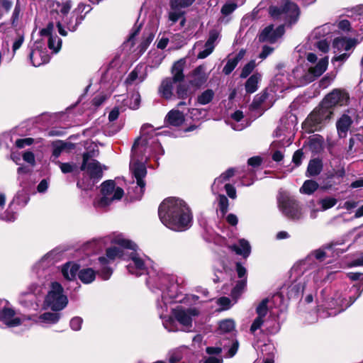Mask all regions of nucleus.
Here are the masks:
<instances>
[{
    "instance_id": "nucleus-9",
    "label": "nucleus",
    "mask_w": 363,
    "mask_h": 363,
    "mask_svg": "<svg viewBox=\"0 0 363 363\" xmlns=\"http://www.w3.org/2000/svg\"><path fill=\"white\" fill-rule=\"evenodd\" d=\"M269 13L274 19H281L289 23H295L299 16V9L296 4L290 0H284V6L281 8L271 6Z\"/></svg>"
},
{
    "instance_id": "nucleus-43",
    "label": "nucleus",
    "mask_w": 363,
    "mask_h": 363,
    "mask_svg": "<svg viewBox=\"0 0 363 363\" xmlns=\"http://www.w3.org/2000/svg\"><path fill=\"white\" fill-rule=\"evenodd\" d=\"M320 203L322 210L325 211L334 206L337 203V199L332 197H327L320 200Z\"/></svg>"
},
{
    "instance_id": "nucleus-16",
    "label": "nucleus",
    "mask_w": 363,
    "mask_h": 363,
    "mask_svg": "<svg viewBox=\"0 0 363 363\" xmlns=\"http://www.w3.org/2000/svg\"><path fill=\"white\" fill-rule=\"evenodd\" d=\"M284 30L282 26H279L276 30H274L272 25L266 27L259 35V40L260 42H269L273 43L277 40L283 34Z\"/></svg>"
},
{
    "instance_id": "nucleus-60",
    "label": "nucleus",
    "mask_w": 363,
    "mask_h": 363,
    "mask_svg": "<svg viewBox=\"0 0 363 363\" xmlns=\"http://www.w3.org/2000/svg\"><path fill=\"white\" fill-rule=\"evenodd\" d=\"M138 78V67L134 69L128 75L126 79V82L128 84H132Z\"/></svg>"
},
{
    "instance_id": "nucleus-24",
    "label": "nucleus",
    "mask_w": 363,
    "mask_h": 363,
    "mask_svg": "<svg viewBox=\"0 0 363 363\" xmlns=\"http://www.w3.org/2000/svg\"><path fill=\"white\" fill-rule=\"evenodd\" d=\"M208 76L205 72V68L199 66L196 68L193 72V79L191 84L195 86L199 87L207 80Z\"/></svg>"
},
{
    "instance_id": "nucleus-13",
    "label": "nucleus",
    "mask_w": 363,
    "mask_h": 363,
    "mask_svg": "<svg viewBox=\"0 0 363 363\" xmlns=\"http://www.w3.org/2000/svg\"><path fill=\"white\" fill-rule=\"evenodd\" d=\"M349 95L347 92L340 89H335L328 94L322 103L328 108L332 109L335 106H345L348 104Z\"/></svg>"
},
{
    "instance_id": "nucleus-22",
    "label": "nucleus",
    "mask_w": 363,
    "mask_h": 363,
    "mask_svg": "<svg viewBox=\"0 0 363 363\" xmlns=\"http://www.w3.org/2000/svg\"><path fill=\"white\" fill-rule=\"evenodd\" d=\"M230 248L235 251L237 255H241L243 257H247L251 252V247L249 242L245 239H240L238 245H233Z\"/></svg>"
},
{
    "instance_id": "nucleus-29",
    "label": "nucleus",
    "mask_w": 363,
    "mask_h": 363,
    "mask_svg": "<svg viewBox=\"0 0 363 363\" xmlns=\"http://www.w3.org/2000/svg\"><path fill=\"white\" fill-rule=\"evenodd\" d=\"M60 314L56 313H45L40 315L38 318V320L31 319L34 321V323H43L46 324H54L56 323L60 320Z\"/></svg>"
},
{
    "instance_id": "nucleus-11",
    "label": "nucleus",
    "mask_w": 363,
    "mask_h": 363,
    "mask_svg": "<svg viewBox=\"0 0 363 363\" xmlns=\"http://www.w3.org/2000/svg\"><path fill=\"white\" fill-rule=\"evenodd\" d=\"M81 169L85 171L92 179L99 180L103 176V169L101 164L97 160L90 158L89 152L83 155Z\"/></svg>"
},
{
    "instance_id": "nucleus-40",
    "label": "nucleus",
    "mask_w": 363,
    "mask_h": 363,
    "mask_svg": "<svg viewBox=\"0 0 363 363\" xmlns=\"http://www.w3.org/2000/svg\"><path fill=\"white\" fill-rule=\"evenodd\" d=\"M268 298L263 299L256 308V313L258 317L264 318L268 312Z\"/></svg>"
},
{
    "instance_id": "nucleus-31",
    "label": "nucleus",
    "mask_w": 363,
    "mask_h": 363,
    "mask_svg": "<svg viewBox=\"0 0 363 363\" xmlns=\"http://www.w3.org/2000/svg\"><path fill=\"white\" fill-rule=\"evenodd\" d=\"M163 291L162 294V301L163 305L160 304V302L157 303V307L160 308L162 312L160 314L161 318H163V313L167 311V304L171 303L172 300L175 298L174 294L170 291Z\"/></svg>"
},
{
    "instance_id": "nucleus-48",
    "label": "nucleus",
    "mask_w": 363,
    "mask_h": 363,
    "mask_svg": "<svg viewBox=\"0 0 363 363\" xmlns=\"http://www.w3.org/2000/svg\"><path fill=\"white\" fill-rule=\"evenodd\" d=\"M238 63L233 58L229 59L226 65L223 67V73H225V74H230L233 72V70L235 68V67L238 65Z\"/></svg>"
},
{
    "instance_id": "nucleus-33",
    "label": "nucleus",
    "mask_w": 363,
    "mask_h": 363,
    "mask_svg": "<svg viewBox=\"0 0 363 363\" xmlns=\"http://www.w3.org/2000/svg\"><path fill=\"white\" fill-rule=\"evenodd\" d=\"M231 118L236 122L235 123H230L231 128L233 130L239 131L243 130L246 127V125L244 123H238L243 118V113L242 111H236L231 115Z\"/></svg>"
},
{
    "instance_id": "nucleus-26",
    "label": "nucleus",
    "mask_w": 363,
    "mask_h": 363,
    "mask_svg": "<svg viewBox=\"0 0 363 363\" xmlns=\"http://www.w3.org/2000/svg\"><path fill=\"white\" fill-rule=\"evenodd\" d=\"M328 65V57H325L318 60L314 67L308 68V73L313 77L320 76L327 69Z\"/></svg>"
},
{
    "instance_id": "nucleus-64",
    "label": "nucleus",
    "mask_w": 363,
    "mask_h": 363,
    "mask_svg": "<svg viewBox=\"0 0 363 363\" xmlns=\"http://www.w3.org/2000/svg\"><path fill=\"white\" fill-rule=\"evenodd\" d=\"M111 274H112V270L106 266H104L103 267V269L101 270V273H100L101 277L104 280L108 279L110 278Z\"/></svg>"
},
{
    "instance_id": "nucleus-61",
    "label": "nucleus",
    "mask_w": 363,
    "mask_h": 363,
    "mask_svg": "<svg viewBox=\"0 0 363 363\" xmlns=\"http://www.w3.org/2000/svg\"><path fill=\"white\" fill-rule=\"evenodd\" d=\"M316 46L323 52H327L329 50V44L325 40L317 42Z\"/></svg>"
},
{
    "instance_id": "nucleus-51",
    "label": "nucleus",
    "mask_w": 363,
    "mask_h": 363,
    "mask_svg": "<svg viewBox=\"0 0 363 363\" xmlns=\"http://www.w3.org/2000/svg\"><path fill=\"white\" fill-rule=\"evenodd\" d=\"M237 4L235 3H227L221 9V12L224 15H228L235 10Z\"/></svg>"
},
{
    "instance_id": "nucleus-52",
    "label": "nucleus",
    "mask_w": 363,
    "mask_h": 363,
    "mask_svg": "<svg viewBox=\"0 0 363 363\" xmlns=\"http://www.w3.org/2000/svg\"><path fill=\"white\" fill-rule=\"evenodd\" d=\"M58 163H59L60 168L61 171L64 174L72 172L75 167V165L73 164H71V163H62V162H58Z\"/></svg>"
},
{
    "instance_id": "nucleus-36",
    "label": "nucleus",
    "mask_w": 363,
    "mask_h": 363,
    "mask_svg": "<svg viewBox=\"0 0 363 363\" xmlns=\"http://www.w3.org/2000/svg\"><path fill=\"white\" fill-rule=\"evenodd\" d=\"M318 187V184L317 182L313 180H307L303 183L302 187L300 189V191L303 194H311Z\"/></svg>"
},
{
    "instance_id": "nucleus-37",
    "label": "nucleus",
    "mask_w": 363,
    "mask_h": 363,
    "mask_svg": "<svg viewBox=\"0 0 363 363\" xmlns=\"http://www.w3.org/2000/svg\"><path fill=\"white\" fill-rule=\"evenodd\" d=\"M322 169L321 163L319 160H311L308 166L307 172L309 176H315L318 174Z\"/></svg>"
},
{
    "instance_id": "nucleus-4",
    "label": "nucleus",
    "mask_w": 363,
    "mask_h": 363,
    "mask_svg": "<svg viewBox=\"0 0 363 363\" xmlns=\"http://www.w3.org/2000/svg\"><path fill=\"white\" fill-rule=\"evenodd\" d=\"M119 244L132 250L128 253L126 259L129 262L127 265L128 272L135 276H140L146 273L150 259L138 251V246L128 240H121L119 241Z\"/></svg>"
},
{
    "instance_id": "nucleus-35",
    "label": "nucleus",
    "mask_w": 363,
    "mask_h": 363,
    "mask_svg": "<svg viewBox=\"0 0 363 363\" xmlns=\"http://www.w3.org/2000/svg\"><path fill=\"white\" fill-rule=\"evenodd\" d=\"M140 102V96L138 92H135L131 94L130 98L125 100V105L131 109H137L139 107Z\"/></svg>"
},
{
    "instance_id": "nucleus-59",
    "label": "nucleus",
    "mask_w": 363,
    "mask_h": 363,
    "mask_svg": "<svg viewBox=\"0 0 363 363\" xmlns=\"http://www.w3.org/2000/svg\"><path fill=\"white\" fill-rule=\"evenodd\" d=\"M228 196L231 199L236 198V190L233 186L230 184H225L224 186Z\"/></svg>"
},
{
    "instance_id": "nucleus-18",
    "label": "nucleus",
    "mask_w": 363,
    "mask_h": 363,
    "mask_svg": "<svg viewBox=\"0 0 363 363\" xmlns=\"http://www.w3.org/2000/svg\"><path fill=\"white\" fill-rule=\"evenodd\" d=\"M218 33L213 30L210 33L208 39L205 44V48L198 54V58L204 59L212 53L215 48V43L218 38Z\"/></svg>"
},
{
    "instance_id": "nucleus-30",
    "label": "nucleus",
    "mask_w": 363,
    "mask_h": 363,
    "mask_svg": "<svg viewBox=\"0 0 363 363\" xmlns=\"http://www.w3.org/2000/svg\"><path fill=\"white\" fill-rule=\"evenodd\" d=\"M333 25L325 23L323 26L316 27L311 33V36L313 38L318 39L325 37L326 35L330 33L333 30Z\"/></svg>"
},
{
    "instance_id": "nucleus-56",
    "label": "nucleus",
    "mask_w": 363,
    "mask_h": 363,
    "mask_svg": "<svg viewBox=\"0 0 363 363\" xmlns=\"http://www.w3.org/2000/svg\"><path fill=\"white\" fill-rule=\"evenodd\" d=\"M225 182L224 179H219V177L216 178L212 185V191L214 193H218L222 188L223 184Z\"/></svg>"
},
{
    "instance_id": "nucleus-23",
    "label": "nucleus",
    "mask_w": 363,
    "mask_h": 363,
    "mask_svg": "<svg viewBox=\"0 0 363 363\" xmlns=\"http://www.w3.org/2000/svg\"><path fill=\"white\" fill-rule=\"evenodd\" d=\"M174 83L175 82L170 77L165 78L162 80L159 88V92L162 97L167 99L172 97L173 94Z\"/></svg>"
},
{
    "instance_id": "nucleus-63",
    "label": "nucleus",
    "mask_w": 363,
    "mask_h": 363,
    "mask_svg": "<svg viewBox=\"0 0 363 363\" xmlns=\"http://www.w3.org/2000/svg\"><path fill=\"white\" fill-rule=\"evenodd\" d=\"M234 174L235 170L233 169H228L227 171L220 174L219 179H224L227 182L234 175Z\"/></svg>"
},
{
    "instance_id": "nucleus-54",
    "label": "nucleus",
    "mask_w": 363,
    "mask_h": 363,
    "mask_svg": "<svg viewBox=\"0 0 363 363\" xmlns=\"http://www.w3.org/2000/svg\"><path fill=\"white\" fill-rule=\"evenodd\" d=\"M82 319L79 317L73 318L70 321V326L74 330H79L81 328Z\"/></svg>"
},
{
    "instance_id": "nucleus-47",
    "label": "nucleus",
    "mask_w": 363,
    "mask_h": 363,
    "mask_svg": "<svg viewBox=\"0 0 363 363\" xmlns=\"http://www.w3.org/2000/svg\"><path fill=\"white\" fill-rule=\"evenodd\" d=\"M72 1L70 0H66L65 1L62 2L61 6H60V13H62L63 16H65L62 18L63 19H65L66 17L67 18V15L68 14L69 11H70L71 8H72Z\"/></svg>"
},
{
    "instance_id": "nucleus-39",
    "label": "nucleus",
    "mask_w": 363,
    "mask_h": 363,
    "mask_svg": "<svg viewBox=\"0 0 363 363\" xmlns=\"http://www.w3.org/2000/svg\"><path fill=\"white\" fill-rule=\"evenodd\" d=\"M213 96V91L211 89H207L198 96L197 101L200 104L206 105L212 101Z\"/></svg>"
},
{
    "instance_id": "nucleus-5",
    "label": "nucleus",
    "mask_w": 363,
    "mask_h": 363,
    "mask_svg": "<svg viewBox=\"0 0 363 363\" xmlns=\"http://www.w3.org/2000/svg\"><path fill=\"white\" fill-rule=\"evenodd\" d=\"M333 115V109L328 108L321 103L307 117L303 124V128L309 133L319 131L331 119Z\"/></svg>"
},
{
    "instance_id": "nucleus-45",
    "label": "nucleus",
    "mask_w": 363,
    "mask_h": 363,
    "mask_svg": "<svg viewBox=\"0 0 363 363\" xmlns=\"http://www.w3.org/2000/svg\"><path fill=\"white\" fill-rule=\"evenodd\" d=\"M181 8L173 9L171 6V11L169 13V19L172 23H176L183 15V12L180 10Z\"/></svg>"
},
{
    "instance_id": "nucleus-8",
    "label": "nucleus",
    "mask_w": 363,
    "mask_h": 363,
    "mask_svg": "<svg viewBox=\"0 0 363 363\" xmlns=\"http://www.w3.org/2000/svg\"><path fill=\"white\" fill-rule=\"evenodd\" d=\"M91 10V7L90 5L84 4L83 3L79 4L77 7L72 13L69 19H68V18L66 17L65 19H63L62 21V23H57L59 33L64 36L67 35V32L62 28V24L66 26V27L69 30L74 31L77 29V26L84 19L86 14L88 13Z\"/></svg>"
},
{
    "instance_id": "nucleus-25",
    "label": "nucleus",
    "mask_w": 363,
    "mask_h": 363,
    "mask_svg": "<svg viewBox=\"0 0 363 363\" xmlns=\"http://www.w3.org/2000/svg\"><path fill=\"white\" fill-rule=\"evenodd\" d=\"M165 121L170 125L179 126L184 121V116L178 110H172L167 113Z\"/></svg>"
},
{
    "instance_id": "nucleus-2",
    "label": "nucleus",
    "mask_w": 363,
    "mask_h": 363,
    "mask_svg": "<svg viewBox=\"0 0 363 363\" xmlns=\"http://www.w3.org/2000/svg\"><path fill=\"white\" fill-rule=\"evenodd\" d=\"M199 314V311L195 308L177 306L172 310L171 316L163 320L162 323L169 332L189 333L192 331L193 320Z\"/></svg>"
},
{
    "instance_id": "nucleus-55",
    "label": "nucleus",
    "mask_w": 363,
    "mask_h": 363,
    "mask_svg": "<svg viewBox=\"0 0 363 363\" xmlns=\"http://www.w3.org/2000/svg\"><path fill=\"white\" fill-rule=\"evenodd\" d=\"M182 354L179 351H173L169 354V362L177 363L182 359Z\"/></svg>"
},
{
    "instance_id": "nucleus-12",
    "label": "nucleus",
    "mask_w": 363,
    "mask_h": 363,
    "mask_svg": "<svg viewBox=\"0 0 363 363\" xmlns=\"http://www.w3.org/2000/svg\"><path fill=\"white\" fill-rule=\"evenodd\" d=\"M31 319L30 315L17 316L15 311L11 308L4 307L0 311V321L9 328L18 326L23 321Z\"/></svg>"
},
{
    "instance_id": "nucleus-53",
    "label": "nucleus",
    "mask_w": 363,
    "mask_h": 363,
    "mask_svg": "<svg viewBox=\"0 0 363 363\" xmlns=\"http://www.w3.org/2000/svg\"><path fill=\"white\" fill-rule=\"evenodd\" d=\"M33 143V139L30 138L18 139L16 142V145L19 148H23L26 146L30 145Z\"/></svg>"
},
{
    "instance_id": "nucleus-49",
    "label": "nucleus",
    "mask_w": 363,
    "mask_h": 363,
    "mask_svg": "<svg viewBox=\"0 0 363 363\" xmlns=\"http://www.w3.org/2000/svg\"><path fill=\"white\" fill-rule=\"evenodd\" d=\"M177 94L179 99H186L189 96L188 88L184 84H179L177 88Z\"/></svg>"
},
{
    "instance_id": "nucleus-6",
    "label": "nucleus",
    "mask_w": 363,
    "mask_h": 363,
    "mask_svg": "<svg viewBox=\"0 0 363 363\" xmlns=\"http://www.w3.org/2000/svg\"><path fill=\"white\" fill-rule=\"evenodd\" d=\"M101 192L102 196L94 202V206L96 208H105L112 202L121 200L124 194L123 189L117 186L112 180L102 183Z\"/></svg>"
},
{
    "instance_id": "nucleus-62",
    "label": "nucleus",
    "mask_w": 363,
    "mask_h": 363,
    "mask_svg": "<svg viewBox=\"0 0 363 363\" xmlns=\"http://www.w3.org/2000/svg\"><path fill=\"white\" fill-rule=\"evenodd\" d=\"M303 152L301 150H298L294 152L292 160L296 166H298L301 162Z\"/></svg>"
},
{
    "instance_id": "nucleus-10",
    "label": "nucleus",
    "mask_w": 363,
    "mask_h": 363,
    "mask_svg": "<svg viewBox=\"0 0 363 363\" xmlns=\"http://www.w3.org/2000/svg\"><path fill=\"white\" fill-rule=\"evenodd\" d=\"M278 206L281 212L289 219L299 220L303 217L301 206L296 201L287 195L279 196Z\"/></svg>"
},
{
    "instance_id": "nucleus-58",
    "label": "nucleus",
    "mask_w": 363,
    "mask_h": 363,
    "mask_svg": "<svg viewBox=\"0 0 363 363\" xmlns=\"http://www.w3.org/2000/svg\"><path fill=\"white\" fill-rule=\"evenodd\" d=\"M357 205H358V202L353 201V200H350V201H345L343 203V205L342 206H340V208H345V209L347 210L348 211H350L351 210L355 208L357 206Z\"/></svg>"
},
{
    "instance_id": "nucleus-3",
    "label": "nucleus",
    "mask_w": 363,
    "mask_h": 363,
    "mask_svg": "<svg viewBox=\"0 0 363 363\" xmlns=\"http://www.w3.org/2000/svg\"><path fill=\"white\" fill-rule=\"evenodd\" d=\"M147 140L144 135L138 138L132 149V159L130 164V170L137 181V185L143 193L145 186L143 178L146 176L147 170L143 162V154L147 149Z\"/></svg>"
},
{
    "instance_id": "nucleus-27",
    "label": "nucleus",
    "mask_w": 363,
    "mask_h": 363,
    "mask_svg": "<svg viewBox=\"0 0 363 363\" xmlns=\"http://www.w3.org/2000/svg\"><path fill=\"white\" fill-rule=\"evenodd\" d=\"M79 270V265L74 262H67L62 267V274L65 279L73 280Z\"/></svg>"
},
{
    "instance_id": "nucleus-44",
    "label": "nucleus",
    "mask_w": 363,
    "mask_h": 363,
    "mask_svg": "<svg viewBox=\"0 0 363 363\" xmlns=\"http://www.w3.org/2000/svg\"><path fill=\"white\" fill-rule=\"evenodd\" d=\"M255 67L256 64L255 60H251L250 62H249L242 68L240 74V77L246 78L253 71Z\"/></svg>"
},
{
    "instance_id": "nucleus-17",
    "label": "nucleus",
    "mask_w": 363,
    "mask_h": 363,
    "mask_svg": "<svg viewBox=\"0 0 363 363\" xmlns=\"http://www.w3.org/2000/svg\"><path fill=\"white\" fill-rule=\"evenodd\" d=\"M54 25L52 23H50L46 28L40 30V35L48 37V47L56 53L61 48L62 41L58 36L52 35Z\"/></svg>"
},
{
    "instance_id": "nucleus-28",
    "label": "nucleus",
    "mask_w": 363,
    "mask_h": 363,
    "mask_svg": "<svg viewBox=\"0 0 363 363\" xmlns=\"http://www.w3.org/2000/svg\"><path fill=\"white\" fill-rule=\"evenodd\" d=\"M261 77L262 76L259 73H255L247 80L245 90L247 93L252 94L257 90Z\"/></svg>"
},
{
    "instance_id": "nucleus-20",
    "label": "nucleus",
    "mask_w": 363,
    "mask_h": 363,
    "mask_svg": "<svg viewBox=\"0 0 363 363\" xmlns=\"http://www.w3.org/2000/svg\"><path fill=\"white\" fill-rule=\"evenodd\" d=\"M185 63L186 61L184 59H180L174 63L171 71L172 74V77L171 79L174 80V82H180L184 80V68Z\"/></svg>"
},
{
    "instance_id": "nucleus-14",
    "label": "nucleus",
    "mask_w": 363,
    "mask_h": 363,
    "mask_svg": "<svg viewBox=\"0 0 363 363\" xmlns=\"http://www.w3.org/2000/svg\"><path fill=\"white\" fill-rule=\"evenodd\" d=\"M353 124V114L351 110H347L337 120L335 126L339 138H345Z\"/></svg>"
},
{
    "instance_id": "nucleus-41",
    "label": "nucleus",
    "mask_w": 363,
    "mask_h": 363,
    "mask_svg": "<svg viewBox=\"0 0 363 363\" xmlns=\"http://www.w3.org/2000/svg\"><path fill=\"white\" fill-rule=\"evenodd\" d=\"M68 146H73V145L71 144H67L66 143H63V142L56 143L55 144H54L52 155L55 158H57L60 155V154L62 153V152L63 150L68 148Z\"/></svg>"
},
{
    "instance_id": "nucleus-38",
    "label": "nucleus",
    "mask_w": 363,
    "mask_h": 363,
    "mask_svg": "<svg viewBox=\"0 0 363 363\" xmlns=\"http://www.w3.org/2000/svg\"><path fill=\"white\" fill-rule=\"evenodd\" d=\"M235 324L233 319H225L220 322L219 330L220 333H226L235 329Z\"/></svg>"
},
{
    "instance_id": "nucleus-7",
    "label": "nucleus",
    "mask_w": 363,
    "mask_h": 363,
    "mask_svg": "<svg viewBox=\"0 0 363 363\" xmlns=\"http://www.w3.org/2000/svg\"><path fill=\"white\" fill-rule=\"evenodd\" d=\"M67 303L68 299L67 296L64 294L62 285L56 281L52 282L44 301V307L58 311L65 308Z\"/></svg>"
},
{
    "instance_id": "nucleus-15",
    "label": "nucleus",
    "mask_w": 363,
    "mask_h": 363,
    "mask_svg": "<svg viewBox=\"0 0 363 363\" xmlns=\"http://www.w3.org/2000/svg\"><path fill=\"white\" fill-rule=\"evenodd\" d=\"M121 240H124L123 238H118L116 240V244L117 245H114L111 247L106 250V257H101L99 258L100 263L102 265H106L107 264V259L108 260H114L116 258L123 257L124 259H127L128 252H125V250H130L129 248L121 246L119 244V241Z\"/></svg>"
},
{
    "instance_id": "nucleus-57",
    "label": "nucleus",
    "mask_w": 363,
    "mask_h": 363,
    "mask_svg": "<svg viewBox=\"0 0 363 363\" xmlns=\"http://www.w3.org/2000/svg\"><path fill=\"white\" fill-rule=\"evenodd\" d=\"M218 304L220 305L222 307L223 310L228 309L231 304H230V298L227 297H221L220 298L218 301Z\"/></svg>"
},
{
    "instance_id": "nucleus-32",
    "label": "nucleus",
    "mask_w": 363,
    "mask_h": 363,
    "mask_svg": "<svg viewBox=\"0 0 363 363\" xmlns=\"http://www.w3.org/2000/svg\"><path fill=\"white\" fill-rule=\"evenodd\" d=\"M78 277L83 283L89 284L95 279L96 273L92 269L86 268L80 270Z\"/></svg>"
},
{
    "instance_id": "nucleus-50",
    "label": "nucleus",
    "mask_w": 363,
    "mask_h": 363,
    "mask_svg": "<svg viewBox=\"0 0 363 363\" xmlns=\"http://www.w3.org/2000/svg\"><path fill=\"white\" fill-rule=\"evenodd\" d=\"M264 323V318L262 317H257L254 321L252 322L251 327H250V331L251 333H254L256 330L259 329L262 325Z\"/></svg>"
},
{
    "instance_id": "nucleus-42",
    "label": "nucleus",
    "mask_w": 363,
    "mask_h": 363,
    "mask_svg": "<svg viewBox=\"0 0 363 363\" xmlns=\"http://www.w3.org/2000/svg\"><path fill=\"white\" fill-rule=\"evenodd\" d=\"M195 0H171V6L174 8H185L191 6Z\"/></svg>"
},
{
    "instance_id": "nucleus-21",
    "label": "nucleus",
    "mask_w": 363,
    "mask_h": 363,
    "mask_svg": "<svg viewBox=\"0 0 363 363\" xmlns=\"http://www.w3.org/2000/svg\"><path fill=\"white\" fill-rule=\"evenodd\" d=\"M354 45L355 43L352 40L344 38H335L333 45L335 53L340 52L342 50L348 51L354 47Z\"/></svg>"
},
{
    "instance_id": "nucleus-1",
    "label": "nucleus",
    "mask_w": 363,
    "mask_h": 363,
    "mask_svg": "<svg viewBox=\"0 0 363 363\" xmlns=\"http://www.w3.org/2000/svg\"><path fill=\"white\" fill-rule=\"evenodd\" d=\"M158 213L161 222L172 230L184 231L191 225V211L186 202L179 198L164 199L159 207Z\"/></svg>"
},
{
    "instance_id": "nucleus-46",
    "label": "nucleus",
    "mask_w": 363,
    "mask_h": 363,
    "mask_svg": "<svg viewBox=\"0 0 363 363\" xmlns=\"http://www.w3.org/2000/svg\"><path fill=\"white\" fill-rule=\"evenodd\" d=\"M219 208L222 214L224 215L228 208V199L224 195H218Z\"/></svg>"
},
{
    "instance_id": "nucleus-19",
    "label": "nucleus",
    "mask_w": 363,
    "mask_h": 363,
    "mask_svg": "<svg viewBox=\"0 0 363 363\" xmlns=\"http://www.w3.org/2000/svg\"><path fill=\"white\" fill-rule=\"evenodd\" d=\"M30 59L33 66L39 67L49 61V56L43 50L35 48L30 54Z\"/></svg>"
},
{
    "instance_id": "nucleus-34",
    "label": "nucleus",
    "mask_w": 363,
    "mask_h": 363,
    "mask_svg": "<svg viewBox=\"0 0 363 363\" xmlns=\"http://www.w3.org/2000/svg\"><path fill=\"white\" fill-rule=\"evenodd\" d=\"M247 284V279L244 278L241 280L238 281L231 291V296L235 300V302L238 298V297L241 295L246 287Z\"/></svg>"
}]
</instances>
